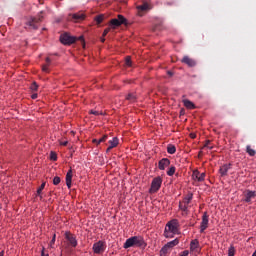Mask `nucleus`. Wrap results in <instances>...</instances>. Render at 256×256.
<instances>
[{"label": "nucleus", "mask_w": 256, "mask_h": 256, "mask_svg": "<svg viewBox=\"0 0 256 256\" xmlns=\"http://www.w3.org/2000/svg\"><path fill=\"white\" fill-rule=\"evenodd\" d=\"M124 249H131V247H138L139 249H145L147 242L142 236H132L128 238L123 244Z\"/></svg>", "instance_id": "1"}, {"label": "nucleus", "mask_w": 256, "mask_h": 256, "mask_svg": "<svg viewBox=\"0 0 256 256\" xmlns=\"http://www.w3.org/2000/svg\"><path fill=\"white\" fill-rule=\"evenodd\" d=\"M175 235H179V221L177 219L169 221L164 230V237L166 239H173Z\"/></svg>", "instance_id": "2"}, {"label": "nucleus", "mask_w": 256, "mask_h": 256, "mask_svg": "<svg viewBox=\"0 0 256 256\" xmlns=\"http://www.w3.org/2000/svg\"><path fill=\"white\" fill-rule=\"evenodd\" d=\"M177 245H179V238H175L174 240L168 242L160 250V256H167L170 250L173 249V247H177Z\"/></svg>", "instance_id": "3"}, {"label": "nucleus", "mask_w": 256, "mask_h": 256, "mask_svg": "<svg viewBox=\"0 0 256 256\" xmlns=\"http://www.w3.org/2000/svg\"><path fill=\"white\" fill-rule=\"evenodd\" d=\"M43 21V11L40 12L38 17L31 18L26 25L30 27V29H39V23Z\"/></svg>", "instance_id": "4"}, {"label": "nucleus", "mask_w": 256, "mask_h": 256, "mask_svg": "<svg viewBox=\"0 0 256 256\" xmlns=\"http://www.w3.org/2000/svg\"><path fill=\"white\" fill-rule=\"evenodd\" d=\"M139 17H143L147 11H151V4L147 1H142L141 4L136 6Z\"/></svg>", "instance_id": "5"}, {"label": "nucleus", "mask_w": 256, "mask_h": 256, "mask_svg": "<svg viewBox=\"0 0 256 256\" xmlns=\"http://www.w3.org/2000/svg\"><path fill=\"white\" fill-rule=\"evenodd\" d=\"M163 184V178L158 176L152 180L151 187L149 193H157L161 189V185Z\"/></svg>", "instance_id": "6"}, {"label": "nucleus", "mask_w": 256, "mask_h": 256, "mask_svg": "<svg viewBox=\"0 0 256 256\" xmlns=\"http://www.w3.org/2000/svg\"><path fill=\"white\" fill-rule=\"evenodd\" d=\"M93 252L96 255H101V253H105V249H107V244L101 240L93 244Z\"/></svg>", "instance_id": "7"}, {"label": "nucleus", "mask_w": 256, "mask_h": 256, "mask_svg": "<svg viewBox=\"0 0 256 256\" xmlns=\"http://www.w3.org/2000/svg\"><path fill=\"white\" fill-rule=\"evenodd\" d=\"M111 27H121V25H127V19L119 14L118 18H114L110 20Z\"/></svg>", "instance_id": "8"}, {"label": "nucleus", "mask_w": 256, "mask_h": 256, "mask_svg": "<svg viewBox=\"0 0 256 256\" xmlns=\"http://www.w3.org/2000/svg\"><path fill=\"white\" fill-rule=\"evenodd\" d=\"M75 41H77V39L71 35H69L68 33H64L62 35H60V42L63 45H73V43H75Z\"/></svg>", "instance_id": "9"}, {"label": "nucleus", "mask_w": 256, "mask_h": 256, "mask_svg": "<svg viewBox=\"0 0 256 256\" xmlns=\"http://www.w3.org/2000/svg\"><path fill=\"white\" fill-rule=\"evenodd\" d=\"M68 21H73V23H81V21H85V14H83V12L69 14Z\"/></svg>", "instance_id": "10"}, {"label": "nucleus", "mask_w": 256, "mask_h": 256, "mask_svg": "<svg viewBox=\"0 0 256 256\" xmlns=\"http://www.w3.org/2000/svg\"><path fill=\"white\" fill-rule=\"evenodd\" d=\"M256 192L251 190H246L243 192V199L245 203H251L252 199H255Z\"/></svg>", "instance_id": "11"}, {"label": "nucleus", "mask_w": 256, "mask_h": 256, "mask_svg": "<svg viewBox=\"0 0 256 256\" xmlns=\"http://www.w3.org/2000/svg\"><path fill=\"white\" fill-rule=\"evenodd\" d=\"M207 227H209V215H207V212H204L200 226V233H203Z\"/></svg>", "instance_id": "12"}, {"label": "nucleus", "mask_w": 256, "mask_h": 256, "mask_svg": "<svg viewBox=\"0 0 256 256\" xmlns=\"http://www.w3.org/2000/svg\"><path fill=\"white\" fill-rule=\"evenodd\" d=\"M169 165H171V160H169V158H162L158 162V168L160 169V171H165V168L169 167Z\"/></svg>", "instance_id": "13"}, {"label": "nucleus", "mask_w": 256, "mask_h": 256, "mask_svg": "<svg viewBox=\"0 0 256 256\" xmlns=\"http://www.w3.org/2000/svg\"><path fill=\"white\" fill-rule=\"evenodd\" d=\"M192 177L195 181L199 183L205 181V172L201 173L198 170L193 171Z\"/></svg>", "instance_id": "14"}, {"label": "nucleus", "mask_w": 256, "mask_h": 256, "mask_svg": "<svg viewBox=\"0 0 256 256\" xmlns=\"http://www.w3.org/2000/svg\"><path fill=\"white\" fill-rule=\"evenodd\" d=\"M65 238L67 239V241H69V243L72 247L77 246V239L75 238V236L73 234H71V232H66Z\"/></svg>", "instance_id": "15"}, {"label": "nucleus", "mask_w": 256, "mask_h": 256, "mask_svg": "<svg viewBox=\"0 0 256 256\" xmlns=\"http://www.w3.org/2000/svg\"><path fill=\"white\" fill-rule=\"evenodd\" d=\"M182 63H184L188 67H195V65H197V62L195 61V59H192L189 56H184L182 59Z\"/></svg>", "instance_id": "16"}, {"label": "nucleus", "mask_w": 256, "mask_h": 256, "mask_svg": "<svg viewBox=\"0 0 256 256\" xmlns=\"http://www.w3.org/2000/svg\"><path fill=\"white\" fill-rule=\"evenodd\" d=\"M229 169H231V164H225L221 166L219 169L221 177H226L227 173H229Z\"/></svg>", "instance_id": "17"}, {"label": "nucleus", "mask_w": 256, "mask_h": 256, "mask_svg": "<svg viewBox=\"0 0 256 256\" xmlns=\"http://www.w3.org/2000/svg\"><path fill=\"white\" fill-rule=\"evenodd\" d=\"M72 180H73V170L70 168V170L66 174V185L68 189H71Z\"/></svg>", "instance_id": "18"}, {"label": "nucleus", "mask_w": 256, "mask_h": 256, "mask_svg": "<svg viewBox=\"0 0 256 256\" xmlns=\"http://www.w3.org/2000/svg\"><path fill=\"white\" fill-rule=\"evenodd\" d=\"M182 103L186 109H195V104L188 99L182 100Z\"/></svg>", "instance_id": "19"}, {"label": "nucleus", "mask_w": 256, "mask_h": 256, "mask_svg": "<svg viewBox=\"0 0 256 256\" xmlns=\"http://www.w3.org/2000/svg\"><path fill=\"white\" fill-rule=\"evenodd\" d=\"M197 249H199V240L194 239L190 243V250L191 251H197Z\"/></svg>", "instance_id": "20"}, {"label": "nucleus", "mask_w": 256, "mask_h": 256, "mask_svg": "<svg viewBox=\"0 0 256 256\" xmlns=\"http://www.w3.org/2000/svg\"><path fill=\"white\" fill-rule=\"evenodd\" d=\"M176 151H177V148L175 147V145L168 144L167 153H169V155H175Z\"/></svg>", "instance_id": "21"}, {"label": "nucleus", "mask_w": 256, "mask_h": 256, "mask_svg": "<svg viewBox=\"0 0 256 256\" xmlns=\"http://www.w3.org/2000/svg\"><path fill=\"white\" fill-rule=\"evenodd\" d=\"M126 101H129L130 103H135V101H137V96L133 93H129L126 96Z\"/></svg>", "instance_id": "22"}, {"label": "nucleus", "mask_w": 256, "mask_h": 256, "mask_svg": "<svg viewBox=\"0 0 256 256\" xmlns=\"http://www.w3.org/2000/svg\"><path fill=\"white\" fill-rule=\"evenodd\" d=\"M105 20V15L100 14L94 18V21H96L97 25H101L103 21Z\"/></svg>", "instance_id": "23"}, {"label": "nucleus", "mask_w": 256, "mask_h": 256, "mask_svg": "<svg viewBox=\"0 0 256 256\" xmlns=\"http://www.w3.org/2000/svg\"><path fill=\"white\" fill-rule=\"evenodd\" d=\"M110 146L114 149V147H117L119 145V139L117 137L112 138V140H109Z\"/></svg>", "instance_id": "24"}, {"label": "nucleus", "mask_w": 256, "mask_h": 256, "mask_svg": "<svg viewBox=\"0 0 256 256\" xmlns=\"http://www.w3.org/2000/svg\"><path fill=\"white\" fill-rule=\"evenodd\" d=\"M246 153H248V155H250V157H255V155H256V151L254 149H252L250 145L246 146Z\"/></svg>", "instance_id": "25"}, {"label": "nucleus", "mask_w": 256, "mask_h": 256, "mask_svg": "<svg viewBox=\"0 0 256 256\" xmlns=\"http://www.w3.org/2000/svg\"><path fill=\"white\" fill-rule=\"evenodd\" d=\"M108 136L104 135L102 136L100 139H94L93 143H96L97 145L101 144V143H105L107 141Z\"/></svg>", "instance_id": "26"}, {"label": "nucleus", "mask_w": 256, "mask_h": 256, "mask_svg": "<svg viewBox=\"0 0 256 256\" xmlns=\"http://www.w3.org/2000/svg\"><path fill=\"white\" fill-rule=\"evenodd\" d=\"M175 171H176L175 166H171V167L168 169V171H167L168 177H173V175H175Z\"/></svg>", "instance_id": "27"}, {"label": "nucleus", "mask_w": 256, "mask_h": 256, "mask_svg": "<svg viewBox=\"0 0 256 256\" xmlns=\"http://www.w3.org/2000/svg\"><path fill=\"white\" fill-rule=\"evenodd\" d=\"M179 209L183 211L184 213H187L189 206L187 204H179Z\"/></svg>", "instance_id": "28"}, {"label": "nucleus", "mask_w": 256, "mask_h": 256, "mask_svg": "<svg viewBox=\"0 0 256 256\" xmlns=\"http://www.w3.org/2000/svg\"><path fill=\"white\" fill-rule=\"evenodd\" d=\"M45 185L46 183L43 182L40 187L37 189V195H41V193L43 192V189H45Z\"/></svg>", "instance_id": "29"}, {"label": "nucleus", "mask_w": 256, "mask_h": 256, "mask_svg": "<svg viewBox=\"0 0 256 256\" xmlns=\"http://www.w3.org/2000/svg\"><path fill=\"white\" fill-rule=\"evenodd\" d=\"M228 256H235V247H233V246L229 247Z\"/></svg>", "instance_id": "30"}, {"label": "nucleus", "mask_w": 256, "mask_h": 256, "mask_svg": "<svg viewBox=\"0 0 256 256\" xmlns=\"http://www.w3.org/2000/svg\"><path fill=\"white\" fill-rule=\"evenodd\" d=\"M125 65L127 67H131L132 65V62H131V56H127L126 59H125Z\"/></svg>", "instance_id": "31"}, {"label": "nucleus", "mask_w": 256, "mask_h": 256, "mask_svg": "<svg viewBox=\"0 0 256 256\" xmlns=\"http://www.w3.org/2000/svg\"><path fill=\"white\" fill-rule=\"evenodd\" d=\"M61 183V178L59 176H56L53 178V185H59Z\"/></svg>", "instance_id": "32"}, {"label": "nucleus", "mask_w": 256, "mask_h": 256, "mask_svg": "<svg viewBox=\"0 0 256 256\" xmlns=\"http://www.w3.org/2000/svg\"><path fill=\"white\" fill-rule=\"evenodd\" d=\"M30 89L32 91H37V89H39V86L37 85V82H33L30 86Z\"/></svg>", "instance_id": "33"}, {"label": "nucleus", "mask_w": 256, "mask_h": 256, "mask_svg": "<svg viewBox=\"0 0 256 256\" xmlns=\"http://www.w3.org/2000/svg\"><path fill=\"white\" fill-rule=\"evenodd\" d=\"M50 159H51V161H57V153L51 152L50 153Z\"/></svg>", "instance_id": "34"}, {"label": "nucleus", "mask_w": 256, "mask_h": 256, "mask_svg": "<svg viewBox=\"0 0 256 256\" xmlns=\"http://www.w3.org/2000/svg\"><path fill=\"white\" fill-rule=\"evenodd\" d=\"M42 71H43L44 73H49V64L43 65V66H42Z\"/></svg>", "instance_id": "35"}, {"label": "nucleus", "mask_w": 256, "mask_h": 256, "mask_svg": "<svg viewBox=\"0 0 256 256\" xmlns=\"http://www.w3.org/2000/svg\"><path fill=\"white\" fill-rule=\"evenodd\" d=\"M191 199H193V196H189L188 198H185L184 203L189 206V204L191 203Z\"/></svg>", "instance_id": "36"}, {"label": "nucleus", "mask_w": 256, "mask_h": 256, "mask_svg": "<svg viewBox=\"0 0 256 256\" xmlns=\"http://www.w3.org/2000/svg\"><path fill=\"white\" fill-rule=\"evenodd\" d=\"M56 235L54 234L52 237V240L50 241V247H53V245H55V239H56Z\"/></svg>", "instance_id": "37"}, {"label": "nucleus", "mask_w": 256, "mask_h": 256, "mask_svg": "<svg viewBox=\"0 0 256 256\" xmlns=\"http://www.w3.org/2000/svg\"><path fill=\"white\" fill-rule=\"evenodd\" d=\"M109 31H111V28H106L102 34V37H105L109 33Z\"/></svg>", "instance_id": "38"}, {"label": "nucleus", "mask_w": 256, "mask_h": 256, "mask_svg": "<svg viewBox=\"0 0 256 256\" xmlns=\"http://www.w3.org/2000/svg\"><path fill=\"white\" fill-rule=\"evenodd\" d=\"M90 114H91V115H96V116H97V115H101V113H100L99 111H95V110H91V111H90Z\"/></svg>", "instance_id": "39"}, {"label": "nucleus", "mask_w": 256, "mask_h": 256, "mask_svg": "<svg viewBox=\"0 0 256 256\" xmlns=\"http://www.w3.org/2000/svg\"><path fill=\"white\" fill-rule=\"evenodd\" d=\"M211 143V141H206L204 147H208V149H213V146H209V144Z\"/></svg>", "instance_id": "40"}, {"label": "nucleus", "mask_w": 256, "mask_h": 256, "mask_svg": "<svg viewBox=\"0 0 256 256\" xmlns=\"http://www.w3.org/2000/svg\"><path fill=\"white\" fill-rule=\"evenodd\" d=\"M180 256H189V250H184Z\"/></svg>", "instance_id": "41"}, {"label": "nucleus", "mask_w": 256, "mask_h": 256, "mask_svg": "<svg viewBox=\"0 0 256 256\" xmlns=\"http://www.w3.org/2000/svg\"><path fill=\"white\" fill-rule=\"evenodd\" d=\"M68 144H69L68 141L60 142V145H62L63 147H67Z\"/></svg>", "instance_id": "42"}, {"label": "nucleus", "mask_w": 256, "mask_h": 256, "mask_svg": "<svg viewBox=\"0 0 256 256\" xmlns=\"http://www.w3.org/2000/svg\"><path fill=\"white\" fill-rule=\"evenodd\" d=\"M46 65H51V58L49 57L46 58Z\"/></svg>", "instance_id": "43"}, {"label": "nucleus", "mask_w": 256, "mask_h": 256, "mask_svg": "<svg viewBox=\"0 0 256 256\" xmlns=\"http://www.w3.org/2000/svg\"><path fill=\"white\" fill-rule=\"evenodd\" d=\"M41 256H49V254H45V250H42Z\"/></svg>", "instance_id": "44"}, {"label": "nucleus", "mask_w": 256, "mask_h": 256, "mask_svg": "<svg viewBox=\"0 0 256 256\" xmlns=\"http://www.w3.org/2000/svg\"><path fill=\"white\" fill-rule=\"evenodd\" d=\"M111 149H113V147L109 146L106 150V153H109V151H111Z\"/></svg>", "instance_id": "45"}, {"label": "nucleus", "mask_w": 256, "mask_h": 256, "mask_svg": "<svg viewBox=\"0 0 256 256\" xmlns=\"http://www.w3.org/2000/svg\"><path fill=\"white\" fill-rule=\"evenodd\" d=\"M32 99H37V94H32Z\"/></svg>", "instance_id": "46"}, {"label": "nucleus", "mask_w": 256, "mask_h": 256, "mask_svg": "<svg viewBox=\"0 0 256 256\" xmlns=\"http://www.w3.org/2000/svg\"><path fill=\"white\" fill-rule=\"evenodd\" d=\"M0 256H5V251L2 250V251L0 252Z\"/></svg>", "instance_id": "47"}, {"label": "nucleus", "mask_w": 256, "mask_h": 256, "mask_svg": "<svg viewBox=\"0 0 256 256\" xmlns=\"http://www.w3.org/2000/svg\"><path fill=\"white\" fill-rule=\"evenodd\" d=\"M101 42L105 43V37H103V36L101 37Z\"/></svg>", "instance_id": "48"}, {"label": "nucleus", "mask_w": 256, "mask_h": 256, "mask_svg": "<svg viewBox=\"0 0 256 256\" xmlns=\"http://www.w3.org/2000/svg\"><path fill=\"white\" fill-rule=\"evenodd\" d=\"M192 139H195V134H191Z\"/></svg>", "instance_id": "49"}, {"label": "nucleus", "mask_w": 256, "mask_h": 256, "mask_svg": "<svg viewBox=\"0 0 256 256\" xmlns=\"http://www.w3.org/2000/svg\"><path fill=\"white\" fill-rule=\"evenodd\" d=\"M252 256H256V251L252 254Z\"/></svg>", "instance_id": "50"}, {"label": "nucleus", "mask_w": 256, "mask_h": 256, "mask_svg": "<svg viewBox=\"0 0 256 256\" xmlns=\"http://www.w3.org/2000/svg\"><path fill=\"white\" fill-rule=\"evenodd\" d=\"M168 74L173 75V73H171V72H168Z\"/></svg>", "instance_id": "51"}, {"label": "nucleus", "mask_w": 256, "mask_h": 256, "mask_svg": "<svg viewBox=\"0 0 256 256\" xmlns=\"http://www.w3.org/2000/svg\"><path fill=\"white\" fill-rule=\"evenodd\" d=\"M40 199H43V196H40Z\"/></svg>", "instance_id": "52"}]
</instances>
